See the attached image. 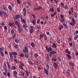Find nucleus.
Here are the masks:
<instances>
[{
	"label": "nucleus",
	"mask_w": 78,
	"mask_h": 78,
	"mask_svg": "<svg viewBox=\"0 0 78 78\" xmlns=\"http://www.w3.org/2000/svg\"><path fill=\"white\" fill-rule=\"evenodd\" d=\"M25 72L26 73L27 76H29V74H28V71L27 70H25Z\"/></svg>",
	"instance_id": "nucleus-31"
},
{
	"label": "nucleus",
	"mask_w": 78,
	"mask_h": 78,
	"mask_svg": "<svg viewBox=\"0 0 78 78\" xmlns=\"http://www.w3.org/2000/svg\"><path fill=\"white\" fill-rule=\"evenodd\" d=\"M23 15L24 17H25L26 15V13L27 12V10H26V9L25 8H24L23 9Z\"/></svg>",
	"instance_id": "nucleus-5"
},
{
	"label": "nucleus",
	"mask_w": 78,
	"mask_h": 78,
	"mask_svg": "<svg viewBox=\"0 0 78 78\" xmlns=\"http://www.w3.org/2000/svg\"><path fill=\"white\" fill-rule=\"evenodd\" d=\"M4 28L5 31H6L7 30V27H6V26H4Z\"/></svg>",
	"instance_id": "nucleus-52"
},
{
	"label": "nucleus",
	"mask_w": 78,
	"mask_h": 78,
	"mask_svg": "<svg viewBox=\"0 0 78 78\" xmlns=\"http://www.w3.org/2000/svg\"><path fill=\"white\" fill-rule=\"evenodd\" d=\"M4 50V48L3 47H1V48H0V52H2V51H3Z\"/></svg>",
	"instance_id": "nucleus-32"
},
{
	"label": "nucleus",
	"mask_w": 78,
	"mask_h": 78,
	"mask_svg": "<svg viewBox=\"0 0 78 78\" xmlns=\"http://www.w3.org/2000/svg\"><path fill=\"white\" fill-rule=\"evenodd\" d=\"M17 55V53L16 52H12L11 53L9 52V54L10 55V57L11 60L12 61L13 59L12 58V55Z\"/></svg>",
	"instance_id": "nucleus-1"
},
{
	"label": "nucleus",
	"mask_w": 78,
	"mask_h": 78,
	"mask_svg": "<svg viewBox=\"0 0 78 78\" xmlns=\"http://www.w3.org/2000/svg\"><path fill=\"white\" fill-rule=\"evenodd\" d=\"M69 65H70L71 66H74V64L71 62H69Z\"/></svg>",
	"instance_id": "nucleus-37"
},
{
	"label": "nucleus",
	"mask_w": 78,
	"mask_h": 78,
	"mask_svg": "<svg viewBox=\"0 0 78 78\" xmlns=\"http://www.w3.org/2000/svg\"><path fill=\"white\" fill-rule=\"evenodd\" d=\"M52 61H54V62H55V61H56V58H52Z\"/></svg>",
	"instance_id": "nucleus-53"
},
{
	"label": "nucleus",
	"mask_w": 78,
	"mask_h": 78,
	"mask_svg": "<svg viewBox=\"0 0 78 78\" xmlns=\"http://www.w3.org/2000/svg\"><path fill=\"white\" fill-rule=\"evenodd\" d=\"M30 45L32 47H34V44L32 42L30 43Z\"/></svg>",
	"instance_id": "nucleus-23"
},
{
	"label": "nucleus",
	"mask_w": 78,
	"mask_h": 78,
	"mask_svg": "<svg viewBox=\"0 0 78 78\" xmlns=\"http://www.w3.org/2000/svg\"><path fill=\"white\" fill-rule=\"evenodd\" d=\"M0 54L1 55V56L3 57L4 56V54H3V53L2 52H0Z\"/></svg>",
	"instance_id": "nucleus-36"
},
{
	"label": "nucleus",
	"mask_w": 78,
	"mask_h": 78,
	"mask_svg": "<svg viewBox=\"0 0 78 78\" xmlns=\"http://www.w3.org/2000/svg\"><path fill=\"white\" fill-rule=\"evenodd\" d=\"M64 19H63L62 20H61V22L62 23V24H63V23H64V22H64Z\"/></svg>",
	"instance_id": "nucleus-50"
},
{
	"label": "nucleus",
	"mask_w": 78,
	"mask_h": 78,
	"mask_svg": "<svg viewBox=\"0 0 78 78\" xmlns=\"http://www.w3.org/2000/svg\"><path fill=\"white\" fill-rule=\"evenodd\" d=\"M74 24H75V23H73L72 22H70L69 23V25H71V26H74Z\"/></svg>",
	"instance_id": "nucleus-29"
},
{
	"label": "nucleus",
	"mask_w": 78,
	"mask_h": 78,
	"mask_svg": "<svg viewBox=\"0 0 78 78\" xmlns=\"http://www.w3.org/2000/svg\"><path fill=\"white\" fill-rule=\"evenodd\" d=\"M32 23L34 25L36 24V20H34L31 21Z\"/></svg>",
	"instance_id": "nucleus-19"
},
{
	"label": "nucleus",
	"mask_w": 78,
	"mask_h": 78,
	"mask_svg": "<svg viewBox=\"0 0 78 78\" xmlns=\"http://www.w3.org/2000/svg\"><path fill=\"white\" fill-rule=\"evenodd\" d=\"M20 17V16L19 15H16L14 16H13V19L14 20H16V19H18Z\"/></svg>",
	"instance_id": "nucleus-4"
},
{
	"label": "nucleus",
	"mask_w": 78,
	"mask_h": 78,
	"mask_svg": "<svg viewBox=\"0 0 78 78\" xmlns=\"http://www.w3.org/2000/svg\"><path fill=\"white\" fill-rule=\"evenodd\" d=\"M8 8L10 11H12V7L11 6V5H9Z\"/></svg>",
	"instance_id": "nucleus-13"
},
{
	"label": "nucleus",
	"mask_w": 78,
	"mask_h": 78,
	"mask_svg": "<svg viewBox=\"0 0 78 78\" xmlns=\"http://www.w3.org/2000/svg\"><path fill=\"white\" fill-rule=\"evenodd\" d=\"M50 11L51 12H53L54 11V9H53V8H52L51 9H50Z\"/></svg>",
	"instance_id": "nucleus-44"
},
{
	"label": "nucleus",
	"mask_w": 78,
	"mask_h": 78,
	"mask_svg": "<svg viewBox=\"0 0 78 78\" xmlns=\"http://www.w3.org/2000/svg\"><path fill=\"white\" fill-rule=\"evenodd\" d=\"M30 28L31 30H33V27L32 26H30Z\"/></svg>",
	"instance_id": "nucleus-64"
},
{
	"label": "nucleus",
	"mask_w": 78,
	"mask_h": 78,
	"mask_svg": "<svg viewBox=\"0 0 78 78\" xmlns=\"http://www.w3.org/2000/svg\"><path fill=\"white\" fill-rule=\"evenodd\" d=\"M27 25L26 24L23 25V27L24 28H27Z\"/></svg>",
	"instance_id": "nucleus-26"
},
{
	"label": "nucleus",
	"mask_w": 78,
	"mask_h": 78,
	"mask_svg": "<svg viewBox=\"0 0 78 78\" xmlns=\"http://www.w3.org/2000/svg\"><path fill=\"white\" fill-rule=\"evenodd\" d=\"M56 41L58 44H60V43H61V41H60V40L58 39Z\"/></svg>",
	"instance_id": "nucleus-33"
},
{
	"label": "nucleus",
	"mask_w": 78,
	"mask_h": 78,
	"mask_svg": "<svg viewBox=\"0 0 78 78\" xmlns=\"http://www.w3.org/2000/svg\"><path fill=\"white\" fill-rule=\"evenodd\" d=\"M78 38V35H77V36H76L74 37V39L75 40H76V39H77Z\"/></svg>",
	"instance_id": "nucleus-46"
},
{
	"label": "nucleus",
	"mask_w": 78,
	"mask_h": 78,
	"mask_svg": "<svg viewBox=\"0 0 78 78\" xmlns=\"http://www.w3.org/2000/svg\"><path fill=\"white\" fill-rule=\"evenodd\" d=\"M56 10H57V12H58V13L60 12V11H61V10L59 9V7L57 8H56Z\"/></svg>",
	"instance_id": "nucleus-24"
},
{
	"label": "nucleus",
	"mask_w": 78,
	"mask_h": 78,
	"mask_svg": "<svg viewBox=\"0 0 78 78\" xmlns=\"http://www.w3.org/2000/svg\"><path fill=\"white\" fill-rule=\"evenodd\" d=\"M44 72L46 73V75H48V71L45 69V68H44Z\"/></svg>",
	"instance_id": "nucleus-17"
},
{
	"label": "nucleus",
	"mask_w": 78,
	"mask_h": 78,
	"mask_svg": "<svg viewBox=\"0 0 78 78\" xmlns=\"http://www.w3.org/2000/svg\"><path fill=\"white\" fill-rule=\"evenodd\" d=\"M50 59V58L49 57V55L48 54H47L46 55V59L47 60V61H49V59Z\"/></svg>",
	"instance_id": "nucleus-9"
},
{
	"label": "nucleus",
	"mask_w": 78,
	"mask_h": 78,
	"mask_svg": "<svg viewBox=\"0 0 78 78\" xmlns=\"http://www.w3.org/2000/svg\"><path fill=\"white\" fill-rule=\"evenodd\" d=\"M64 9H69V7H68V6H67V5H64Z\"/></svg>",
	"instance_id": "nucleus-20"
},
{
	"label": "nucleus",
	"mask_w": 78,
	"mask_h": 78,
	"mask_svg": "<svg viewBox=\"0 0 78 78\" xmlns=\"http://www.w3.org/2000/svg\"><path fill=\"white\" fill-rule=\"evenodd\" d=\"M22 22L23 23H24V24H26V22L25 21V20L23 19L22 20Z\"/></svg>",
	"instance_id": "nucleus-30"
},
{
	"label": "nucleus",
	"mask_w": 78,
	"mask_h": 78,
	"mask_svg": "<svg viewBox=\"0 0 78 78\" xmlns=\"http://www.w3.org/2000/svg\"><path fill=\"white\" fill-rule=\"evenodd\" d=\"M9 26L10 27H12V24L11 23H9Z\"/></svg>",
	"instance_id": "nucleus-59"
},
{
	"label": "nucleus",
	"mask_w": 78,
	"mask_h": 78,
	"mask_svg": "<svg viewBox=\"0 0 78 78\" xmlns=\"http://www.w3.org/2000/svg\"><path fill=\"white\" fill-rule=\"evenodd\" d=\"M7 65L8 66V67L9 69L10 68V66H9L10 65L9 64V62H7Z\"/></svg>",
	"instance_id": "nucleus-38"
},
{
	"label": "nucleus",
	"mask_w": 78,
	"mask_h": 78,
	"mask_svg": "<svg viewBox=\"0 0 78 78\" xmlns=\"http://www.w3.org/2000/svg\"><path fill=\"white\" fill-rule=\"evenodd\" d=\"M44 40L45 41H47V36H44Z\"/></svg>",
	"instance_id": "nucleus-61"
},
{
	"label": "nucleus",
	"mask_w": 78,
	"mask_h": 78,
	"mask_svg": "<svg viewBox=\"0 0 78 78\" xmlns=\"http://www.w3.org/2000/svg\"><path fill=\"white\" fill-rule=\"evenodd\" d=\"M23 51L24 53H28V48L26 46L24 47V49H23Z\"/></svg>",
	"instance_id": "nucleus-3"
},
{
	"label": "nucleus",
	"mask_w": 78,
	"mask_h": 78,
	"mask_svg": "<svg viewBox=\"0 0 78 78\" xmlns=\"http://www.w3.org/2000/svg\"><path fill=\"white\" fill-rule=\"evenodd\" d=\"M29 32H30V33H31V34L33 33V30L31 29L30 30Z\"/></svg>",
	"instance_id": "nucleus-51"
},
{
	"label": "nucleus",
	"mask_w": 78,
	"mask_h": 78,
	"mask_svg": "<svg viewBox=\"0 0 78 78\" xmlns=\"http://www.w3.org/2000/svg\"><path fill=\"white\" fill-rule=\"evenodd\" d=\"M3 68L4 69L5 73H7V69H6V62H4L3 65Z\"/></svg>",
	"instance_id": "nucleus-2"
},
{
	"label": "nucleus",
	"mask_w": 78,
	"mask_h": 78,
	"mask_svg": "<svg viewBox=\"0 0 78 78\" xmlns=\"http://www.w3.org/2000/svg\"><path fill=\"white\" fill-rule=\"evenodd\" d=\"M45 48L48 52H49L50 51H51L52 50V48H48L47 46H46Z\"/></svg>",
	"instance_id": "nucleus-6"
},
{
	"label": "nucleus",
	"mask_w": 78,
	"mask_h": 78,
	"mask_svg": "<svg viewBox=\"0 0 78 78\" xmlns=\"http://www.w3.org/2000/svg\"><path fill=\"white\" fill-rule=\"evenodd\" d=\"M63 25L65 27H66V28H67V29H68V26H67V25L66 23H64L63 24Z\"/></svg>",
	"instance_id": "nucleus-28"
},
{
	"label": "nucleus",
	"mask_w": 78,
	"mask_h": 78,
	"mask_svg": "<svg viewBox=\"0 0 78 78\" xmlns=\"http://www.w3.org/2000/svg\"><path fill=\"white\" fill-rule=\"evenodd\" d=\"M71 20L72 22H73V23H75V19H74V18H72L71 19Z\"/></svg>",
	"instance_id": "nucleus-39"
},
{
	"label": "nucleus",
	"mask_w": 78,
	"mask_h": 78,
	"mask_svg": "<svg viewBox=\"0 0 78 78\" xmlns=\"http://www.w3.org/2000/svg\"><path fill=\"white\" fill-rule=\"evenodd\" d=\"M37 10H39V9H42V8L40 6H39L37 8Z\"/></svg>",
	"instance_id": "nucleus-55"
},
{
	"label": "nucleus",
	"mask_w": 78,
	"mask_h": 78,
	"mask_svg": "<svg viewBox=\"0 0 78 78\" xmlns=\"http://www.w3.org/2000/svg\"><path fill=\"white\" fill-rule=\"evenodd\" d=\"M52 46L53 47H54V48H56L57 46H56L55 43H53V45H52Z\"/></svg>",
	"instance_id": "nucleus-16"
},
{
	"label": "nucleus",
	"mask_w": 78,
	"mask_h": 78,
	"mask_svg": "<svg viewBox=\"0 0 78 78\" xmlns=\"http://www.w3.org/2000/svg\"><path fill=\"white\" fill-rule=\"evenodd\" d=\"M69 72H70V70L69 69H67V70L66 71V72L67 74H68V75H70V73Z\"/></svg>",
	"instance_id": "nucleus-27"
},
{
	"label": "nucleus",
	"mask_w": 78,
	"mask_h": 78,
	"mask_svg": "<svg viewBox=\"0 0 78 78\" xmlns=\"http://www.w3.org/2000/svg\"><path fill=\"white\" fill-rule=\"evenodd\" d=\"M3 75H4V76H7V74H6V73L5 72H3Z\"/></svg>",
	"instance_id": "nucleus-54"
},
{
	"label": "nucleus",
	"mask_w": 78,
	"mask_h": 78,
	"mask_svg": "<svg viewBox=\"0 0 78 78\" xmlns=\"http://www.w3.org/2000/svg\"><path fill=\"white\" fill-rule=\"evenodd\" d=\"M19 68L20 69L24 70V69L23 68V67H22V66L21 65H19Z\"/></svg>",
	"instance_id": "nucleus-18"
},
{
	"label": "nucleus",
	"mask_w": 78,
	"mask_h": 78,
	"mask_svg": "<svg viewBox=\"0 0 78 78\" xmlns=\"http://www.w3.org/2000/svg\"><path fill=\"white\" fill-rule=\"evenodd\" d=\"M33 10L34 11H36L37 10V8H34L33 9Z\"/></svg>",
	"instance_id": "nucleus-62"
},
{
	"label": "nucleus",
	"mask_w": 78,
	"mask_h": 78,
	"mask_svg": "<svg viewBox=\"0 0 78 78\" xmlns=\"http://www.w3.org/2000/svg\"><path fill=\"white\" fill-rule=\"evenodd\" d=\"M71 11L72 12H73V8H71Z\"/></svg>",
	"instance_id": "nucleus-60"
},
{
	"label": "nucleus",
	"mask_w": 78,
	"mask_h": 78,
	"mask_svg": "<svg viewBox=\"0 0 78 78\" xmlns=\"http://www.w3.org/2000/svg\"><path fill=\"white\" fill-rule=\"evenodd\" d=\"M56 12H54L53 14H51V17H54V16L56 15Z\"/></svg>",
	"instance_id": "nucleus-15"
},
{
	"label": "nucleus",
	"mask_w": 78,
	"mask_h": 78,
	"mask_svg": "<svg viewBox=\"0 0 78 78\" xmlns=\"http://www.w3.org/2000/svg\"><path fill=\"white\" fill-rule=\"evenodd\" d=\"M65 53H68V54H70L71 53L70 51H69L67 49H66L65 50Z\"/></svg>",
	"instance_id": "nucleus-7"
},
{
	"label": "nucleus",
	"mask_w": 78,
	"mask_h": 78,
	"mask_svg": "<svg viewBox=\"0 0 78 78\" xmlns=\"http://www.w3.org/2000/svg\"><path fill=\"white\" fill-rule=\"evenodd\" d=\"M16 1L18 4H19V5H20V1H19V0H16Z\"/></svg>",
	"instance_id": "nucleus-56"
},
{
	"label": "nucleus",
	"mask_w": 78,
	"mask_h": 78,
	"mask_svg": "<svg viewBox=\"0 0 78 78\" xmlns=\"http://www.w3.org/2000/svg\"><path fill=\"white\" fill-rule=\"evenodd\" d=\"M0 16H1V17L3 16V13H2V12H0Z\"/></svg>",
	"instance_id": "nucleus-63"
},
{
	"label": "nucleus",
	"mask_w": 78,
	"mask_h": 78,
	"mask_svg": "<svg viewBox=\"0 0 78 78\" xmlns=\"http://www.w3.org/2000/svg\"><path fill=\"white\" fill-rule=\"evenodd\" d=\"M21 75H22V76H23L24 75H25V74L24 73V72H22L21 73Z\"/></svg>",
	"instance_id": "nucleus-45"
},
{
	"label": "nucleus",
	"mask_w": 78,
	"mask_h": 78,
	"mask_svg": "<svg viewBox=\"0 0 78 78\" xmlns=\"http://www.w3.org/2000/svg\"><path fill=\"white\" fill-rule=\"evenodd\" d=\"M46 34L48 36L50 35V33H49V32H48V31H46Z\"/></svg>",
	"instance_id": "nucleus-58"
},
{
	"label": "nucleus",
	"mask_w": 78,
	"mask_h": 78,
	"mask_svg": "<svg viewBox=\"0 0 78 78\" xmlns=\"http://www.w3.org/2000/svg\"><path fill=\"white\" fill-rule=\"evenodd\" d=\"M42 37H44V36H43V34H40V39H41L42 38Z\"/></svg>",
	"instance_id": "nucleus-43"
},
{
	"label": "nucleus",
	"mask_w": 78,
	"mask_h": 78,
	"mask_svg": "<svg viewBox=\"0 0 78 78\" xmlns=\"http://www.w3.org/2000/svg\"><path fill=\"white\" fill-rule=\"evenodd\" d=\"M34 57L35 58H37L38 56H39V55H38V54L36 53H35L34 55Z\"/></svg>",
	"instance_id": "nucleus-22"
},
{
	"label": "nucleus",
	"mask_w": 78,
	"mask_h": 78,
	"mask_svg": "<svg viewBox=\"0 0 78 78\" xmlns=\"http://www.w3.org/2000/svg\"><path fill=\"white\" fill-rule=\"evenodd\" d=\"M15 25L17 26L18 27H19V23H18V21H15Z\"/></svg>",
	"instance_id": "nucleus-10"
},
{
	"label": "nucleus",
	"mask_w": 78,
	"mask_h": 78,
	"mask_svg": "<svg viewBox=\"0 0 78 78\" xmlns=\"http://www.w3.org/2000/svg\"><path fill=\"white\" fill-rule=\"evenodd\" d=\"M19 56L20 57H23V56H24V55L23 54H21Z\"/></svg>",
	"instance_id": "nucleus-42"
},
{
	"label": "nucleus",
	"mask_w": 78,
	"mask_h": 78,
	"mask_svg": "<svg viewBox=\"0 0 78 78\" xmlns=\"http://www.w3.org/2000/svg\"><path fill=\"white\" fill-rule=\"evenodd\" d=\"M78 31L77 30H76L75 32L74 33V35H76L78 34Z\"/></svg>",
	"instance_id": "nucleus-41"
},
{
	"label": "nucleus",
	"mask_w": 78,
	"mask_h": 78,
	"mask_svg": "<svg viewBox=\"0 0 78 78\" xmlns=\"http://www.w3.org/2000/svg\"><path fill=\"white\" fill-rule=\"evenodd\" d=\"M11 69L12 70H16V66H12L11 67Z\"/></svg>",
	"instance_id": "nucleus-21"
},
{
	"label": "nucleus",
	"mask_w": 78,
	"mask_h": 78,
	"mask_svg": "<svg viewBox=\"0 0 78 78\" xmlns=\"http://www.w3.org/2000/svg\"><path fill=\"white\" fill-rule=\"evenodd\" d=\"M13 74L14 76H15V77H16L17 76V72L16 71H14L13 72Z\"/></svg>",
	"instance_id": "nucleus-12"
},
{
	"label": "nucleus",
	"mask_w": 78,
	"mask_h": 78,
	"mask_svg": "<svg viewBox=\"0 0 78 78\" xmlns=\"http://www.w3.org/2000/svg\"><path fill=\"white\" fill-rule=\"evenodd\" d=\"M54 67L55 69H57V67H58V64L56 63H54L53 64Z\"/></svg>",
	"instance_id": "nucleus-8"
},
{
	"label": "nucleus",
	"mask_w": 78,
	"mask_h": 78,
	"mask_svg": "<svg viewBox=\"0 0 78 78\" xmlns=\"http://www.w3.org/2000/svg\"><path fill=\"white\" fill-rule=\"evenodd\" d=\"M18 31H19L20 33L21 32V30H20V27H18Z\"/></svg>",
	"instance_id": "nucleus-47"
},
{
	"label": "nucleus",
	"mask_w": 78,
	"mask_h": 78,
	"mask_svg": "<svg viewBox=\"0 0 78 78\" xmlns=\"http://www.w3.org/2000/svg\"><path fill=\"white\" fill-rule=\"evenodd\" d=\"M63 26L62 25H61L59 27V30H61V29H62V28H63Z\"/></svg>",
	"instance_id": "nucleus-34"
},
{
	"label": "nucleus",
	"mask_w": 78,
	"mask_h": 78,
	"mask_svg": "<svg viewBox=\"0 0 78 78\" xmlns=\"http://www.w3.org/2000/svg\"><path fill=\"white\" fill-rule=\"evenodd\" d=\"M50 53H51V55H53V54H56V53H57V52L56 51H52L50 52Z\"/></svg>",
	"instance_id": "nucleus-11"
},
{
	"label": "nucleus",
	"mask_w": 78,
	"mask_h": 78,
	"mask_svg": "<svg viewBox=\"0 0 78 78\" xmlns=\"http://www.w3.org/2000/svg\"><path fill=\"white\" fill-rule=\"evenodd\" d=\"M39 22H40V19H38L37 21V23H39Z\"/></svg>",
	"instance_id": "nucleus-57"
},
{
	"label": "nucleus",
	"mask_w": 78,
	"mask_h": 78,
	"mask_svg": "<svg viewBox=\"0 0 78 78\" xmlns=\"http://www.w3.org/2000/svg\"><path fill=\"white\" fill-rule=\"evenodd\" d=\"M14 30L12 29L11 30V33L12 34H14Z\"/></svg>",
	"instance_id": "nucleus-48"
},
{
	"label": "nucleus",
	"mask_w": 78,
	"mask_h": 78,
	"mask_svg": "<svg viewBox=\"0 0 78 78\" xmlns=\"http://www.w3.org/2000/svg\"><path fill=\"white\" fill-rule=\"evenodd\" d=\"M14 41H15V42L16 43H18V42H19V40L16 38H15Z\"/></svg>",
	"instance_id": "nucleus-14"
},
{
	"label": "nucleus",
	"mask_w": 78,
	"mask_h": 78,
	"mask_svg": "<svg viewBox=\"0 0 78 78\" xmlns=\"http://www.w3.org/2000/svg\"><path fill=\"white\" fill-rule=\"evenodd\" d=\"M25 57L26 58H28V54L27 53L25 54Z\"/></svg>",
	"instance_id": "nucleus-35"
},
{
	"label": "nucleus",
	"mask_w": 78,
	"mask_h": 78,
	"mask_svg": "<svg viewBox=\"0 0 78 78\" xmlns=\"http://www.w3.org/2000/svg\"><path fill=\"white\" fill-rule=\"evenodd\" d=\"M3 9L4 10H6V9H7V8H6V7L4 5H3Z\"/></svg>",
	"instance_id": "nucleus-25"
},
{
	"label": "nucleus",
	"mask_w": 78,
	"mask_h": 78,
	"mask_svg": "<svg viewBox=\"0 0 78 78\" xmlns=\"http://www.w3.org/2000/svg\"><path fill=\"white\" fill-rule=\"evenodd\" d=\"M46 68L48 70L49 68V65L48 64H46Z\"/></svg>",
	"instance_id": "nucleus-40"
},
{
	"label": "nucleus",
	"mask_w": 78,
	"mask_h": 78,
	"mask_svg": "<svg viewBox=\"0 0 78 78\" xmlns=\"http://www.w3.org/2000/svg\"><path fill=\"white\" fill-rule=\"evenodd\" d=\"M66 55L68 56L69 59H70V58H71V57L69 54H66Z\"/></svg>",
	"instance_id": "nucleus-49"
}]
</instances>
